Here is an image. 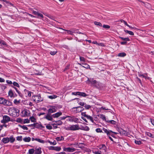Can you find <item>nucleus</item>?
<instances>
[{
    "mask_svg": "<svg viewBox=\"0 0 154 154\" xmlns=\"http://www.w3.org/2000/svg\"><path fill=\"white\" fill-rule=\"evenodd\" d=\"M19 112V110L16 108H10L8 110V112L10 115L14 117L18 116Z\"/></svg>",
    "mask_w": 154,
    "mask_h": 154,
    "instance_id": "1",
    "label": "nucleus"
},
{
    "mask_svg": "<svg viewBox=\"0 0 154 154\" xmlns=\"http://www.w3.org/2000/svg\"><path fill=\"white\" fill-rule=\"evenodd\" d=\"M64 128L67 130L76 131L80 129V128L78 125H70L69 127H65Z\"/></svg>",
    "mask_w": 154,
    "mask_h": 154,
    "instance_id": "2",
    "label": "nucleus"
},
{
    "mask_svg": "<svg viewBox=\"0 0 154 154\" xmlns=\"http://www.w3.org/2000/svg\"><path fill=\"white\" fill-rule=\"evenodd\" d=\"M87 83L88 84L91 83L92 85L96 86L97 87H99L100 86L101 84L98 82H97L95 80L93 79H89L88 78V80L87 81Z\"/></svg>",
    "mask_w": 154,
    "mask_h": 154,
    "instance_id": "3",
    "label": "nucleus"
},
{
    "mask_svg": "<svg viewBox=\"0 0 154 154\" xmlns=\"http://www.w3.org/2000/svg\"><path fill=\"white\" fill-rule=\"evenodd\" d=\"M32 99L33 101L36 103H38L42 100L41 96L39 95L33 96Z\"/></svg>",
    "mask_w": 154,
    "mask_h": 154,
    "instance_id": "4",
    "label": "nucleus"
},
{
    "mask_svg": "<svg viewBox=\"0 0 154 154\" xmlns=\"http://www.w3.org/2000/svg\"><path fill=\"white\" fill-rule=\"evenodd\" d=\"M10 120V118L7 116H5L3 117V120L1 121L2 123H6L8 122Z\"/></svg>",
    "mask_w": 154,
    "mask_h": 154,
    "instance_id": "5",
    "label": "nucleus"
},
{
    "mask_svg": "<svg viewBox=\"0 0 154 154\" xmlns=\"http://www.w3.org/2000/svg\"><path fill=\"white\" fill-rule=\"evenodd\" d=\"M57 108L54 106H51L48 110V113H52L57 111Z\"/></svg>",
    "mask_w": 154,
    "mask_h": 154,
    "instance_id": "6",
    "label": "nucleus"
},
{
    "mask_svg": "<svg viewBox=\"0 0 154 154\" xmlns=\"http://www.w3.org/2000/svg\"><path fill=\"white\" fill-rule=\"evenodd\" d=\"M22 113L24 116H30V112L27 109H24L22 111Z\"/></svg>",
    "mask_w": 154,
    "mask_h": 154,
    "instance_id": "7",
    "label": "nucleus"
},
{
    "mask_svg": "<svg viewBox=\"0 0 154 154\" xmlns=\"http://www.w3.org/2000/svg\"><path fill=\"white\" fill-rule=\"evenodd\" d=\"M76 149L74 148H72L71 147H68L66 148H64L63 149L64 151L69 152H72L75 151Z\"/></svg>",
    "mask_w": 154,
    "mask_h": 154,
    "instance_id": "8",
    "label": "nucleus"
},
{
    "mask_svg": "<svg viewBox=\"0 0 154 154\" xmlns=\"http://www.w3.org/2000/svg\"><path fill=\"white\" fill-rule=\"evenodd\" d=\"M62 115V112H57L52 115V116L54 118H57L59 117Z\"/></svg>",
    "mask_w": 154,
    "mask_h": 154,
    "instance_id": "9",
    "label": "nucleus"
},
{
    "mask_svg": "<svg viewBox=\"0 0 154 154\" xmlns=\"http://www.w3.org/2000/svg\"><path fill=\"white\" fill-rule=\"evenodd\" d=\"M73 109H76V112H80L82 111L84 109L81 106H79L77 107H74L73 108Z\"/></svg>",
    "mask_w": 154,
    "mask_h": 154,
    "instance_id": "10",
    "label": "nucleus"
},
{
    "mask_svg": "<svg viewBox=\"0 0 154 154\" xmlns=\"http://www.w3.org/2000/svg\"><path fill=\"white\" fill-rule=\"evenodd\" d=\"M54 123L52 124V125H62L63 124L62 122L60 120L57 121H54L53 122Z\"/></svg>",
    "mask_w": 154,
    "mask_h": 154,
    "instance_id": "11",
    "label": "nucleus"
},
{
    "mask_svg": "<svg viewBox=\"0 0 154 154\" xmlns=\"http://www.w3.org/2000/svg\"><path fill=\"white\" fill-rule=\"evenodd\" d=\"M99 147L100 149H103L106 152L107 150V147L104 144H101L99 145Z\"/></svg>",
    "mask_w": 154,
    "mask_h": 154,
    "instance_id": "12",
    "label": "nucleus"
},
{
    "mask_svg": "<svg viewBox=\"0 0 154 154\" xmlns=\"http://www.w3.org/2000/svg\"><path fill=\"white\" fill-rule=\"evenodd\" d=\"M103 131L104 132L106 133L108 136H109L110 135V132L116 134H117V133L112 132V131H108L105 128H103Z\"/></svg>",
    "mask_w": 154,
    "mask_h": 154,
    "instance_id": "13",
    "label": "nucleus"
},
{
    "mask_svg": "<svg viewBox=\"0 0 154 154\" xmlns=\"http://www.w3.org/2000/svg\"><path fill=\"white\" fill-rule=\"evenodd\" d=\"M45 118L49 121H52L53 120L52 116H51L48 114H47L45 117Z\"/></svg>",
    "mask_w": 154,
    "mask_h": 154,
    "instance_id": "14",
    "label": "nucleus"
},
{
    "mask_svg": "<svg viewBox=\"0 0 154 154\" xmlns=\"http://www.w3.org/2000/svg\"><path fill=\"white\" fill-rule=\"evenodd\" d=\"M60 29H63L64 30L66 31L67 32L68 34L72 35V34L73 33V32H74L75 31V30L72 29V30H66L63 29L62 28H60Z\"/></svg>",
    "mask_w": 154,
    "mask_h": 154,
    "instance_id": "15",
    "label": "nucleus"
},
{
    "mask_svg": "<svg viewBox=\"0 0 154 154\" xmlns=\"http://www.w3.org/2000/svg\"><path fill=\"white\" fill-rule=\"evenodd\" d=\"M35 154H40L42 152L41 149V148H38L35 149Z\"/></svg>",
    "mask_w": 154,
    "mask_h": 154,
    "instance_id": "16",
    "label": "nucleus"
},
{
    "mask_svg": "<svg viewBox=\"0 0 154 154\" xmlns=\"http://www.w3.org/2000/svg\"><path fill=\"white\" fill-rule=\"evenodd\" d=\"M3 105L7 106H10L12 105V103L5 99Z\"/></svg>",
    "mask_w": 154,
    "mask_h": 154,
    "instance_id": "17",
    "label": "nucleus"
},
{
    "mask_svg": "<svg viewBox=\"0 0 154 154\" xmlns=\"http://www.w3.org/2000/svg\"><path fill=\"white\" fill-rule=\"evenodd\" d=\"M2 141L4 143H7L9 142L8 137H4L2 139Z\"/></svg>",
    "mask_w": 154,
    "mask_h": 154,
    "instance_id": "18",
    "label": "nucleus"
},
{
    "mask_svg": "<svg viewBox=\"0 0 154 154\" xmlns=\"http://www.w3.org/2000/svg\"><path fill=\"white\" fill-rule=\"evenodd\" d=\"M122 22L127 26L129 27L130 29H137L135 27H132L131 26H130L128 24L127 22L125 20H122Z\"/></svg>",
    "mask_w": 154,
    "mask_h": 154,
    "instance_id": "19",
    "label": "nucleus"
},
{
    "mask_svg": "<svg viewBox=\"0 0 154 154\" xmlns=\"http://www.w3.org/2000/svg\"><path fill=\"white\" fill-rule=\"evenodd\" d=\"M23 140L25 142H29L31 140V138L29 137H25L23 139Z\"/></svg>",
    "mask_w": 154,
    "mask_h": 154,
    "instance_id": "20",
    "label": "nucleus"
},
{
    "mask_svg": "<svg viewBox=\"0 0 154 154\" xmlns=\"http://www.w3.org/2000/svg\"><path fill=\"white\" fill-rule=\"evenodd\" d=\"M147 74H142L141 75L140 74H139V76L140 77H142L143 78H144L145 79H149V77H148L147 76Z\"/></svg>",
    "mask_w": 154,
    "mask_h": 154,
    "instance_id": "21",
    "label": "nucleus"
},
{
    "mask_svg": "<svg viewBox=\"0 0 154 154\" xmlns=\"http://www.w3.org/2000/svg\"><path fill=\"white\" fill-rule=\"evenodd\" d=\"M56 139L58 141H60L64 140V138L63 136H61L60 137H57L56 138Z\"/></svg>",
    "mask_w": 154,
    "mask_h": 154,
    "instance_id": "22",
    "label": "nucleus"
},
{
    "mask_svg": "<svg viewBox=\"0 0 154 154\" xmlns=\"http://www.w3.org/2000/svg\"><path fill=\"white\" fill-rule=\"evenodd\" d=\"M80 129L85 131H88L89 130V128L88 126H86L82 127L81 128H80Z\"/></svg>",
    "mask_w": 154,
    "mask_h": 154,
    "instance_id": "23",
    "label": "nucleus"
},
{
    "mask_svg": "<svg viewBox=\"0 0 154 154\" xmlns=\"http://www.w3.org/2000/svg\"><path fill=\"white\" fill-rule=\"evenodd\" d=\"M124 31L125 32L128 33L130 35H134V33L131 31H128V30H125V29H124Z\"/></svg>",
    "mask_w": 154,
    "mask_h": 154,
    "instance_id": "24",
    "label": "nucleus"
},
{
    "mask_svg": "<svg viewBox=\"0 0 154 154\" xmlns=\"http://www.w3.org/2000/svg\"><path fill=\"white\" fill-rule=\"evenodd\" d=\"M78 93L79 94V95L84 97H85L87 96V95L86 94H85V93L84 92H79V93Z\"/></svg>",
    "mask_w": 154,
    "mask_h": 154,
    "instance_id": "25",
    "label": "nucleus"
},
{
    "mask_svg": "<svg viewBox=\"0 0 154 154\" xmlns=\"http://www.w3.org/2000/svg\"><path fill=\"white\" fill-rule=\"evenodd\" d=\"M29 120L32 122H35L36 121V119L33 116L30 117Z\"/></svg>",
    "mask_w": 154,
    "mask_h": 154,
    "instance_id": "26",
    "label": "nucleus"
},
{
    "mask_svg": "<svg viewBox=\"0 0 154 154\" xmlns=\"http://www.w3.org/2000/svg\"><path fill=\"white\" fill-rule=\"evenodd\" d=\"M29 122H30L29 119H25L24 120L23 119V122L22 124H26V123H29Z\"/></svg>",
    "mask_w": 154,
    "mask_h": 154,
    "instance_id": "27",
    "label": "nucleus"
},
{
    "mask_svg": "<svg viewBox=\"0 0 154 154\" xmlns=\"http://www.w3.org/2000/svg\"><path fill=\"white\" fill-rule=\"evenodd\" d=\"M9 142L11 143H13L15 140V139L12 136H11L10 137H8Z\"/></svg>",
    "mask_w": 154,
    "mask_h": 154,
    "instance_id": "28",
    "label": "nucleus"
},
{
    "mask_svg": "<svg viewBox=\"0 0 154 154\" xmlns=\"http://www.w3.org/2000/svg\"><path fill=\"white\" fill-rule=\"evenodd\" d=\"M15 121L17 122L20 123L22 124L23 122V119H21L20 118H19L15 120Z\"/></svg>",
    "mask_w": 154,
    "mask_h": 154,
    "instance_id": "29",
    "label": "nucleus"
},
{
    "mask_svg": "<svg viewBox=\"0 0 154 154\" xmlns=\"http://www.w3.org/2000/svg\"><path fill=\"white\" fill-rule=\"evenodd\" d=\"M35 140L41 143H44L45 142V141L44 140L39 138H35Z\"/></svg>",
    "mask_w": 154,
    "mask_h": 154,
    "instance_id": "30",
    "label": "nucleus"
},
{
    "mask_svg": "<svg viewBox=\"0 0 154 154\" xmlns=\"http://www.w3.org/2000/svg\"><path fill=\"white\" fill-rule=\"evenodd\" d=\"M126 55V54L124 52L120 53L118 54V56L119 57H124Z\"/></svg>",
    "mask_w": 154,
    "mask_h": 154,
    "instance_id": "31",
    "label": "nucleus"
},
{
    "mask_svg": "<svg viewBox=\"0 0 154 154\" xmlns=\"http://www.w3.org/2000/svg\"><path fill=\"white\" fill-rule=\"evenodd\" d=\"M5 100L3 97H0V104H4Z\"/></svg>",
    "mask_w": 154,
    "mask_h": 154,
    "instance_id": "32",
    "label": "nucleus"
},
{
    "mask_svg": "<svg viewBox=\"0 0 154 154\" xmlns=\"http://www.w3.org/2000/svg\"><path fill=\"white\" fill-rule=\"evenodd\" d=\"M8 95L11 97H14V94L12 91L10 90L8 92Z\"/></svg>",
    "mask_w": 154,
    "mask_h": 154,
    "instance_id": "33",
    "label": "nucleus"
},
{
    "mask_svg": "<svg viewBox=\"0 0 154 154\" xmlns=\"http://www.w3.org/2000/svg\"><path fill=\"white\" fill-rule=\"evenodd\" d=\"M37 15L38 16V18H41L42 19L43 18V16L42 14L38 12Z\"/></svg>",
    "mask_w": 154,
    "mask_h": 154,
    "instance_id": "34",
    "label": "nucleus"
},
{
    "mask_svg": "<svg viewBox=\"0 0 154 154\" xmlns=\"http://www.w3.org/2000/svg\"><path fill=\"white\" fill-rule=\"evenodd\" d=\"M20 100H17V99H15L14 101V103L15 104L18 105L19 104V103H20Z\"/></svg>",
    "mask_w": 154,
    "mask_h": 154,
    "instance_id": "35",
    "label": "nucleus"
},
{
    "mask_svg": "<svg viewBox=\"0 0 154 154\" xmlns=\"http://www.w3.org/2000/svg\"><path fill=\"white\" fill-rule=\"evenodd\" d=\"M19 126L21 128L23 129L24 130H28V128L24 125H19Z\"/></svg>",
    "mask_w": 154,
    "mask_h": 154,
    "instance_id": "36",
    "label": "nucleus"
},
{
    "mask_svg": "<svg viewBox=\"0 0 154 154\" xmlns=\"http://www.w3.org/2000/svg\"><path fill=\"white\" fill-rule=\"evenodd\" d=\"M120 133V134L122 135H126L127 134V132L126 131L123 130H121Z\"/></svg>",
    "mask_w": 154,
    "mask_h": 154,
    "instance_id": "37",
    "label": "nucleus"
},
{
    "mask_svg": "<svg viewBox=\"0 0 154 154\" xmlns=\"http://www.w3.org/2000/svg\"><path fill=\"white\" fill-rule=\"evenodd\" d=\"M86 117L88 119L90 120L91 122H94V120H93V118L91 116H90L87 115Z\"/></svg>",
    "mask_w": 154,
    "mask_h": 154,
    "instance_id": "38",
    "label": "nucleus"
},
{
    "mask_svg": "<svg viewBox=\"0 0 154 154\" xmlns=\"http://www.w3.org/2000/svg\"><path fill=\"white\" fill-rule=\"evenodd\" d=\"M25 91L26 94H28V96L31 97V96L32 92H31L26 90H25Z\"/></svg>",
    "mask_w": 154,
    "mask_h": 154,
    "instance_id": "39",
    "label": "nucleus"
},
{
    "mask_svg": "<svg viewBox=\"0 0 154 154\" xmlns=\"http://www.w3.org/2000/svg\"><path fill=\"white\" fill-rule=\"evenodd\" d=\"M35 152V150L33 149H29V153L30 154H32L34 153Z\"/></svg>",
    "mask_w": 154,
    "mask_h": 154,
    "instance_id": "40",
    "label": "nucleus"
},
{
    "mask_svg": "<svg viewBox=\"0 0 154 154\" xmlns=\"http://www.w3.org/2000/svg\"><path fill=\"white\" fill-rule=\"evenodd\" d=\"M72 121H74L76 122H78L79 119L78 118H75L74 117H72Z\"/></svg>",
    "mask_w": 154,
    "mask_h": 154,
    "instance_id": "41",
    "label": "nucleus"
},
{
    "mask_svg": "<svg viewBox=\"0 0 154 154\" xmlns=\"http://www.w3.org/2000/svg\"><path fill=\"white\" fill-rule=\"evenodd\" d=\"M61 149V148L60 147L54 146V150L57 151H59Z\"/></svg>",
    "mask_w": 154,
    "mask_h": 154,
    "instance_id": "42",
    "label": "nucleus"
},
{
    "mask_svg": "<svg viewBox=\"0 0 154 154\" xmlns=\"http://www.w3.org/2000/svg\"><path fill=\"white\" fill-rule=\"evenodd\" d=\"M108 122V123H110L113 125H115L116 124V122L113 120H111L110 121H107Z\"/></svg>",
    "mask_w": 154,
    "mask_h": 154,
    "instance_id": "43",
    "label": "nucleus"
},
{
    "mask_svg": "<svg viewBox=\"0 0 154 154\" xmlns=\"http://www.w3.org/2000/svg\"><path fill=\"white\" fill-rule=\"evenodd\" d=\"M49 98L51 99H55L57 97V96L55 95H51L48 96Z\"/></svg>",
    "mask_w": 154,
    "mask_h": 154,
    "instance_id": "44",
    "label": "nucleus"
},
{
    "mask_svg": "<svg viewBox=\"0 0 154 154\" xmlns=\"http://www.w3.org/2000/svg\"><path fill=\"white\" fill-rule=\"evenodd\" d=\"M120 38H121L122 40L125 41H130V39L128 38H123V37H120Z\"/></svg>",
    "mask_w": 154,
    "mask_h": 154,
    "instance_id": "45",
    "label": "nucleus"
},
{
    "mask_svg": "<svg viewBox=\"0 0 154 154\" xmlns=\"http://www.w3.org/2000/svg\"><path fill=\"white\" fill-rule=\"evenodd\" d=\"M46 127L49 130H51L52 129V126L49 124L46 125Z\"/></svg>",
    "mask_w": 154,
    "mask_h": 154,
    "instance_id": "46",
    "label": "nucleus"
},
{
    "mask_svg": "<svg viewBox=\"0 0 154 154\" xmlns=\"http://www.w3.org/2000/svg\"><path fill=\"white\" fill-rule=\"evenodd\" d=\"M94 24H95L96 25H97V26H102V24L100 22L95 21L94 22Z\"/></svg>",
    "mask_w": 154,
    "mask_h": 154,
    "instance_id": "47",
    "label": "nucleus"
},
{
    "mask_svg": "<svg viewBox=\"0 0 154 154\" xmlns=\"http://www.w3.org/2000/svg\"><path fill=\"white\" fill-rule=\"evenodd\" d=\"M134 142L136 144L139 145H140L142 143L141 142L138 140H135Z\"/></svg>",
    "mask_w": 154,
    "mask_h": 154,
    "instance_id": "48",
    "label": "nucleus"
},
{
    "mask_svg": "<svg viewBox=\"0 0 154 154\" xmlns=\"http://www.w3.org/2000/svg\"><path fill=\"white\" fill-rule=\"evenodd\" d=\"M100 118L102 119L103 120H105L106 119L105 116L104 115L100 114Z\"/></svg>",
    "mask_w": 154,
    "mask_h": 154,
    "instance_id": "49",
    "label": "nucleus"
},
{
    "mask_svg": "<svg viewBox=\"0 0 154 154\" xmlns=\"http://www.w3.org/2000/svg\"><path fill=\"white\" fill-rule=\"evenodd\" d=\"M82 66L86 69H88L90 68V66L87 64H84V66Z\"/></svg>",
    "mask_w": 154,
    "mask_h": 154,
    "instance_id": "50",
    "label": "nucleus"
},
{
    "mask_svg": "<svg viewBox=\"0 0 154 154\" xmlns=\"http://www.w3.org/2000/svg\"><path fill=\"white\" fill-rule=\"evenodd\" d=\"M100 110H108L109 109L108 108H107L106 107H104L103 106H102L101 108H100Z\"/></svg>",
    "mask_w": 154,
    "mask_h": 154,
    "instance_id": "51",
    "label": "nucleus"
},
{
    "mask_svg": "<svg viewBox=\"0 0 154 154\" xmlns=\"http://www.w3.org/2000/svg\"><path fill=\"white\" fill-rule=\"evenodd\" d=\"M85 108L87 109H89L91 107V106L89 105H87L85 104L84 106Z\"/></svg>",
    "mask_w": 154,
    "mask_h": 154,
    "instance_id": "52",
    "label": "nucleus"
},
{
    "mask_svg": "<svg viewBox=\"0 0 154 154\" xmlns=\"http://www.w3.org/2000/svg\"><path fill=\"white\" fill-rule=\"evenodd\" d=\"M103 28L106 29H109L110 28V26L108 25H104L103 26Z\"/></svg>",
    "mask_w": 154,
    "mask_h": 154,
    "instance_id": "53",
    "label": "nucleus"
},
{
    "mask_svg": "<svg viewBox=\"0 0 154 154\" xmlns=\"http://www.w3.org/2000/svg\"><path fill=\"white\" fill-rule=\"evenodd\" d=\"M57 52V51H51L50 52V54L52 55H55L56 53Z\"/></svg>",
    "mask_w": 154,
    "mask_h": 154,
    "instance_id": "54",
    "label": "nucleus"
},
{
    "mask_svg": "<svg viewBox=\"0 0 154 154\" xmlns=\"http://www.w3.org/2000/svg\"><path fill=\"white\" fill-rule=\"evenodd\" d=\"M96 131L97 133H101L102 132V131L100 128H97L96 129Z\"/></svg>",
    "mask_w": 154,
    "mask_h": 154,
    "instance_id": "55",
    "label": "nucleus"
},
{
    "mask_svg": "<svg viewBox=\"0 0 154 154\" xmlns=\"http://www.w3.org/2000/svg\"><path fill=\"white\" fill-rule=\"evenodd\" d=\"M48 142L50 143L51 145H55L57 143L55 141H54L53 142L49 141Z\"/></svg>",
    "mask_w": 154,
    "mask_h": 154,
    "instance_id": "56",
    "label": "nucleus"
},
{
    "mask_svg": "<svg viewBox=\"0 0 154 154\" xmlns=\"http://www.w3.org/2000/svg\"><path fill=\"white\" fill-rule=\"evenodd\" d=\"M143 3L144 5V6L147 8H148L150 6V5L148 3H145L143 2Z\"/></svg>",
    "mask_w": 154,
    "mask_h": 154,
    "instance_id": "57",
    "label": "nucleus"
},
{
    "mask_svg": "<svg viewBox=\"0 0 154 154\" xmlns=\"http://www.w3.org/2000/svg\"><path fill=\"white\" fill-rule=\"evenodd\" d=\"M13 84L14 86H17V87H20V86H19V85L16 82H14V83H13Z\"/></svg>",
    "mask_w": 154,
    "mask_h": 154,
    "instance_id": "58",
    "label": "nucleus"
},
{
    "mask_svg": "<svg viewBox=\"0 0 154 154\" xmlns=\"http://www.w3.org/2000/svg\"><path fill=\"white\" fill-rule=\"evenodd\" d=\"M17 140H18L21 141L22 140V136H18L17 138Z\"/></svg>",
    "mask_w": 154,
    "mask_h": 154,
    "instance_id": "59",
    "label": "nucleus"
},
{
    "mask_svg": "<svg viewBox=\"0 0 154 154\" xmlns=\"http://www.w3.org/2000/svg\"><path fill=\"white\" fill-rule=\"evenodd\" d=\"M147 135H148V136L151 137H154L153 136V135L152 134L149 132H147L146 133Z\"/></svg>",
    "mask_w": 154,
    "mask_h": 154,
    "instance_id": "60",
    "label": "nucleus"
},
{
    "mask_svg": "<svg viewBox=\"0 0 154 154\" xmlns=\"http://www.w3.org/2000/svg\"><path fill=\"white\" fill-rule=\"evenodd\" d=\"M79 104L80 105H81V106H84L85 104V103H84L82 102H79Z\"/></svg>",
    "mask_w": 154,
    "mask_h": 154,
    "instance_id": "61",
    "label": "nucleus"
},
{
    "mask_svg": "<svg viewBox=\"0 0 154 154\" xmlns=\"http://www.w3.org/2000/svg\"><path fill=\"white\" fill-rule=\"evenodd\" d=\"M81 115L82 116L85 117H86L88 115H86L85 112H82L81 113Z\"/></svg>",
    "mask_w": 154,
    "mask_h": 154,
    "instance_id": "62",
    "label": "nucleus"
},
{
    "mask_svg": "<svg viewBox=\"0 0 154 154\" xmlns=\"http://www.w3.org/2000/svg\"><path fill=\"white\" fill-rule=\"evenodd\" d=\"M80 60L81 61H82L84 62L85 61V59L83 57H80Z\"/></svg>",
    "mask_w": 154,
    "mask_h": 154,
    "instance_id": "63",
    "label": "nucleus"
},
{
    "mask_svg": "<svg viewBox=\"0 0 154 154\" xmlns=\"http://www.w3.org/2000/svg\"><path fill=\"white\" fill-rule=\"evenodd\" d=\"M94 153L95 154H101L100 151H95Z\"/></svg>",
    "mask_w": 154,
    "mask_h": 154,
    "instance_id": "64",
    "label": "nucleus"
}]
</instances>
